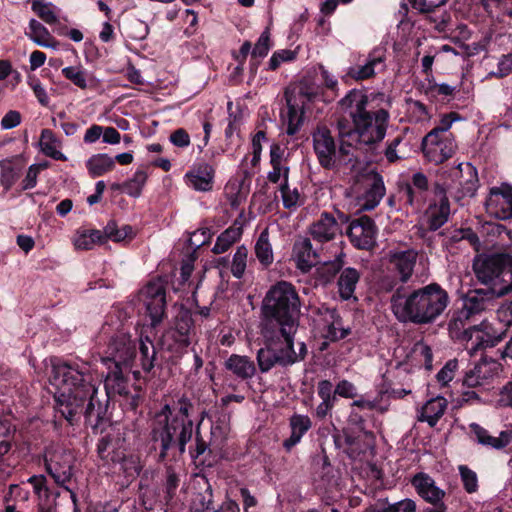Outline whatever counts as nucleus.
<instances>
[{"mask_svg": "<svg viewBox=\"0 0 512 512\" xmlns=\"http://www.w3.org/2000/svg\"><path fill=\"white\" fill-rule=\"evenodd\" d=\"M54 385L62 391L54 396L55 410L71 426L82 418L93 434H102L107 427V405L98 398V387L87 363L63 361L52 367Z\"/></svg>", "mask_w": 512, "mask_h": 512, "instance_id": "1", "label": "nucleus"}, {"mask_svg": "<svg viewBox=\"0 0 512 512\" xmlns=\"http://www.w3.org/2000/svg\"><path fill=\"white\" fill-rule=\"evenodd\" d=\"M126 316L122 311L110 313L100 331V340L106 342L101 359L107 367L104 386L108 397L118 394L127 398L130 395L129 374L132 372L135 379L140 378V371H132L137 341L125 327Z\"/></svg>", "mask_w": 512, "mask_h": 512, "instance_id": "2", "label": "nucleus"}, {"mask_svg": "<svg viewBox=\"0 0 512 512\" xmlns=\"http://www.w3.org/2000/svg\"><path fill=\"white\" fill-rule=\"evenodd\" d=\"M338 105L349 116V119L343 117L337 122L343 155L348 153L344 146H352L353 142L373 148L383 141L390 113L385 108L374 106L364 90H349Z\"/></svg>", "mask_w": 512, "mask_h": 512, "instance_id": "3", "label": "nucleus"}, {"mask_svg": "<svg viewBox=\"0 0 512 512\" xmlns=\"http://www.w3.org/2000/svg\"><path fill=\"white\" fill-rule=\"evenodd\" d=\"M193 403L182 395L173 405L165 404L155 413L150 424L149 453L154 452L158 464L166 463L170 453L175 458L187 451V444L193 438V420L190 418Z\"/></svg>", "mask_w": 512, "mask_h": 512, "instance_id": "4", "label": "nucleus"}, {"mask_svg": "<svg viewBox=\"0 0 512 512\" xmlns=\"http://www.w3.org/2000/svg\"><path fill=\"white\" fill-rule=\"evenodd\" d=\"M473 284L461 296L462 307L453 312L448 326L450 331L463 329V339L470 353L497 346L508 337V330H497L491 324L482 322L480 325H470L476 316L489 310L495 301L501 298L495 290L487 287H477Z\"/></svg>", "mask_w": 512, "mask_h": 512, "instance_id": "5", "label": "nucleus"}, {"mask_svg": "<svg viewBox=\"0 0 512 512\" xmlns=\"http://www.w3.org/2000/svg\"><path fill=\"white\" fill-rule=\"evenodd\" d=\"M450 302L448 292L436 282L409 291L408 287L396 288L391 296V309L401 322L418 325L433 323Z\"/></svg>", "mask_w": 512, "mask_h": 512, "instance_id": "6", "label": "nucleus"}, {"mask_svg": "<svg viewBox=\"0 0 512 512\" xmlns=\"http://www.w3.org/2000/svg\"><path fill=\"white\" fill-rule=\"evenodd\" d=\"M300 309V297L293 284L282 280L272 285L266 292L261 306L263 337H290L291 330L298 329ZM289 342L291 343V340Z\"/></svg>", "mask_w": 512, "mask_h": 512, "instance_id": "7", "label": "nucleus"}, {"mask_svg": "<svg viewBox=\"0 0 512 512\" xmlns=\"http://www.w3.org/2000/svg\"><path fill=\"white\" fill-rule=\"evenodd\" d=\"M475 284L483 285L506 296L512 292V254L508 252L483 253L472 263Z\"/></svg>", "mask_w": 512, "mask_h": 512, "instance_id": "8", "label": "nucleus"}, {"mask_svg": "<svg viewBox=\"0 0 512 512\" xmlns=\"http://www.w3.org/2000/svg\"><path fill=\"white\" fill-rule=\"evenodd\" d=\"M195 334V322L190 309L181 306L173 322L161 337L163 349L171 353L170 363L178 365L182 356L188 352Z\"/></svg>", "mask_w": 512, "mask_h": 512, "instance_id": "9", "label": "nucleus"}, {"mask_svg": "<svg viewBox=\"0 0 512 512\" xmlns=\"http://www.w3.org/2000/svg\"><path fill=\"white\" fill-rule=\"evenodd\" d=\"M287 106V134L290 136L295 135L304 119V108L307 102H314L319 97L318 88H310L304 85L299 87L298 92L295 90L286 89L284 94Z\"/></svg>", "mask_w": 512, "mask_h": 512, "instance_id": "10", "label": "nucleus"}, {"mask_svg": "<svg viewBox=\"0 0 512 512\" xmlns=\"http://www.w3.org/2000/svg\"><path fill=\"white\" fill-rule=\"evenodd\" d=\"M151 325L156 327L166 316V288L161 281H150L140 290Z\"/></svg>", "mask_w": 512, "mask_h": 512, "instance_id": "11", "label": "nucleus"}, {"mask_svg": "<svg viewBox=\"0 0 512 512\" xmlns=\"http://www.w3.org/2000/svg\"><path fill=\"white\" fill-rule=\"evenodd\" d=\"M377 232L375 221L368 215L353 219L346 229L351 244L360 250H371L375 247Z\"/></svg>", "mask_w": 512, "mask_h": 512, "instance_id": "12", "label": "nucleus"}, {"mask_svg": "<svg viewBox=\"0 0 512 512\" xmlns=\"http://www.w3.org/2000/svg\"><path fill=\"white\" fill-rule=\"evenodd\" d=\"M486 212L498 220L512 219V185L503 182L489 188L484 202Z\"/></svg>", "mask_w": 512, "mask_h": 512, "instance_id": "13", "label": "nucleus"}, {"mask_svg": "<svg viewBox=\"0 0 512 512\" xmlns=\"http://www.w3.org/2000/svg\"><path fill=\"white\" fill-rule=\"evenodd\" d=\"M447 0H408L411 6L420 13L427 14L432 27L439 33L452 31V17L449 12L441 9Z\"/></svg>", "mask_w": 512, "mask_h": 512, "instance_id": "14", "label": "nucleus"}, {"mask_svg": "<svg viewBox=\"0 0 512 512\" xmlns=\"http://www.w3.org/2000/svg\"><path fill=\"white\" fill-rule=\"evenodd\" d=\"M502 372V364L493 358L481 357L463 378V386L476 388L492 382Z\"/></svg>", "mask_w": 512, "mask_h": 512, "instance_id": "15", "label": "nucleus"}, {"mask_svg": "<svg viewBox=\"0 0 512 512\" xmlns=\"http://www.w3.org/2000/svg\"><path fill=\"white\" fill-rule=\"evenodd\" d=\"M279 336H272L269 339L264 338L265 346L257 351L256 360L261 373H268L276 365L288 367L296 363L294 355L285 354L284 347L278 350L272 347L271 342Z\"/></svg>", "mask_w": 512, "mask_h": 512, "instance_id": "16", "label": "nucleus"}, {"mask_svg": "<svg viewBox=\"0 0 512 512\" xmlns=\"http://www.w3.org/2000/svg\"><path fill=\"white\" fill-rule=\"evenodd\" d=\"M313 148L320 166L331 170L336 163V143L327 127H318L313 133Z\"/></svg>", "mask_w": 512, "mask_h": 512, "instance_id": "17", "label": "nucleus"}, {"mask_svg": "<svg viewBox=\"0 0 512 512\" xmlns=\"http://www.w3.org/2000/svg\"><path fill=\"white\" fill-rule=\"evenodd\" d=\"M433 192L439 200L438 203H431L426 212L427 229L430 232H435L440 229L448 221L450 216V203L444 185L436 182L433 187Z\"/></svg>", "mask_w": 512, "mask_h": 512, "instance_id": "18", "label": "nucleus"}, {"mask_svg": "<svg viewBox=\"0 0 512 512\" xmlns=\"http://www.w3.org/2000/svg\"><path fill=\"white\" fill-rule=\"evenodd\" d=\"M430 188L429 179L423 172L414 173L411 178L399 185V192L405 197L409 206L425 201V194Z\"/></svg>", "mask_w": 512, "mask_h": 512, "instance_id": "19", "label": "nucleus"}, {"mask_svg": "<svg viewBox=\"0 0 512 512\" xmlns=\"http://www.w3.org/2000/svg\"><path fill=\"white\" fill-rule=\"evenodd\" d=\"M456 145L447 135L436 137L434 142H425V137L421 143V150L425 157L435 164H442L451 158L455 152Z\"/></svg>", "mask_w": 512, "mask_h": 512, "instance_id": "20", "label": "nucleus"}, {"mask_svg": "<svg viewBox=\"0 0 512 512\" xmlns=\"http://www.w3.org/2000/svg\"><path fill=\"white\" fill-rule=\"evenodd\" d=\"M309 233L315 241L323 244L334 240L337 234H342V230L334 215L324 211L319 219L312 223Z\"/></svg>", "mask_w": 512, "mask_h": 512, "instance_id": "21", "label": "nucleus"}, {"mask_svg": "<svg viewBox=\"0 0 512 512\" xmlns=\"http://www.w3.org/2000/svg\"><path fill=\"white\" fill-rule=\"evenodd\" d=\"M469 429L473 440L487 448L502 450L512 441V432L508 430H503L499 437H494L487 429L475 422L469 425Z\"/></svg>", "mask_w": 512, "mask_h": 512, "instance_id": "22", "label": "nucleus"}, {"mask_svg": "<svg viewBox=\"0 0 512 512\" xmlns=\"http://www.w3.org/2000/svg\"><path fill=\"white\" fill-rule=\"evenodd\" d=\"M419 496L434 506L439 505L445 492L435 485V481L426 473H417L411 481Z\"/></svg>", "mask_w": 512, "mask_h": 512, "instance_id": "23", "label": "nucleus"}, {"mask_svg": "<svg viewBox=\"0 0 512 512\" xmlns=\"http://www.w3.org/2000/svg\"><path fill=\"white\" fill-rule=\"evenodd\" d=\"M215 170L206 163L201 162L194 165L193 169L185 174L189 186L196 191H210L213 187Z\"/></svg>", "mask_w": 512, "mask_h": 512, "instance_id": "24", "label": "nucleus"}, {"mask_svg": "<svg viewBox=\"0 0 512 512\" xmlns=\"http://www.w3.org/2000/svg\"><path fill=\"white\" fill-rule=\"evenodd\" d=\"M361 272L354 267H344L337 279V290L342 301H349L357 297L354 296L357 284L360 282Z\"/></svg>", "mask_w": 512, "mask_h": 512, "instance_id": "25", "label": "nucleus"}, {"mask_svg": "<svg viewBox=\"0 0 512 512\" xmlns=\"http://www.w3.org/2000/svg\"><path fill=\"white\" fill-rule=\"evenodd\" d=\"M226 370L232 372L240 380H249L257 372L256 364L246 355L231 354L224 362Z\"/></svg>", "mask_w": 512, "mask_h": 512, "instance_id": "26", "label": "nucleus"}, {"mask_svg": "<svg viewBox=\"0 0 512 512\" xmlns=\"http://www.w3.org/2000/svg\"><path fill=\"white\" fill-rule=\"evenodd\" d=\"M447 405V399L442 396L431 398L422 406L417 420L419 422H427L428 425L433 428L444 415Z\"/></svg>", "mask_w": 512, "mask_h": 512, "instance_id": "27", "label": "nucleus"}, {"mask_svg": "<svg viewBox=\"0 0 512 512\" xmlns=\"http://www.w3.org/2000/svg\"><path fill=\"white\" fill-rule=\"evenodd\" d=\"M371 179L369 188L364 194V203L362 208L370 211L375 209L386 193V188L383 180V176L376 171H371L368 175Z\"/></svg>", "mask_w": 512, "mask_h": 512, "instance_id": "28", "label": "nucleus"}, {"mask_svg": "<svg viewBox=\"0 0 512 512\" xmlns=\"http://www.w3.org/2000/svg\"><path fill=\"white\" fill-rule=\"evenodd\" d=\"M416 260L417 253L412 249L398 251L390 256V263L399 273L402 283H406L412 276Z\"/></svg>", "mask_w": 512, "mask_h": 512, "instance_id": "29", "label": "nucleus"}, {"mask_svg": "<svg viewBox=\"0 0 512 512\" xmlns=\"http://www.w3.org/2000/svg\"><path fill=\"white\" fill-rule=\"evenodd\" d=\"M291 435L283 442L286 451H290L302 439V437L311 429L312 421L307 415L293 414L289 419Z\"/></svg>", "mask_w": 512, "mask_h": 512, "instance_id": "30", "label": "nucleus"}, {"mask_svg": "<svg viewBox=\"0 0 512 512\" xmlns=\"http://www.w3.org/2000/svg\"><path fill=\"white\" fill-rule=\"evenodd\" d=\"M45 469L57 485L70 490L66 486L73 476V466L69 460L45 459Z\"/></svg>", "mask_w": 512, "mask_h": 512, "instance_id": "31", "label": "nucleus"}, {"mask_svg": "<svg viewBox=\"0 0 512 512\" xmlns=\"http://www.w3.org/2000/svg\"><path fill=\"white\" fill-rule=\"evenodd\" d=\"M202 420H200L196 426L193 425V436H194V444L190 445L188 447V453L190 458L197 463L198 466H204V467H212L213 463L209 460H207L205 457L201 458L205 455L207 452L210 454L212 451L210 449L209 443L204 440L202 434H201V427Z\"/></svg>", "mask_w": 512, "mask_h": 512, "instance_id": "32", "label": "nucleus"}, {"mask_svg": "<svg viewBox=\"0 0 512 512\" xmlns=\"http://www.w3.org/2000/svg\"><path fill=\"white\" fill-rule=\"evenodd\" d=\"M292 253L297 261V268L308 272L313 266L312 259L317 258V252L313 249L309 238H300L294 242Z\"/></svg>", "mask_w": 512, "mask_h": 512, "instance_id": "33", "label": "nucleus"}, {"mask_svg": "<svg viewBox=\"0 0 512 512\" xmlns=\"http://www.w3.org/2000/svg\"><path fill=\"white\" fill-rule=\"evenodd\" d=\"M381 66V71L384 70V57L369 54L366 63L362 66L350 67L345 77L354 79L356 81H363L374 77L376 68Z\"/></svg>", "mask_w": 512, "mask_h": 512, "instance_id": "34", "label": "nucleus"}, {"mask_svg": "<svg viewBox=\"0 0 512 512\" xmlns=\"http://www.w3.org/2000/svg\"><path fill=\"white\" fill-rule=\"evenodd\" d=\"M243 234L242 223L236 219L231 226L224 230L216 240L212 252L214 254H222L226 252L234 243L240 240Z\"/></svg>", "mask_w": 512, "mask_h": 512, "instance_id": "35", "label": "nucleus"}, {"mask_svg": "<svg viewBox=\"0 0 512 512\" xmlns=\"http://www.w3.org/2000/svg\"><path fill=\"white\" fill-rule=\"evenodd\" d=\"M86 168L92 178L101 177L114 170L115 160L105 153L94 154L86 161Z\"/></svg>", "mask_w": 512, "mask_h": 512, "instance_id": "36", "label": "nucleus"}, {"mask_svg": "<svg viewBox=\"0 0 512 512\" xmlns=\"http://www.w3.org/2000/svg\"><path fill=\"white\" fill-rule=\"evenodd\" d=\"M101 234L105 244L109 240L115 243H119L125 239L131 240L134 237L132 226L124 225L122 227H118V224L114 219H111L107 222L103 230H101Z\"/></svg>", "mask_w": 512, "mask_h": 512, "instance_id": "37", "label": "nucleus"}, {"mask_svg": "<svg viewBox=\"0 0 512 512\" xmlns=\"http://www.w3.org/2000/svg\"><path fill=\"white\" fill-rule=\"evenodd\" d=\"M345 257L346 255L343 252H340L336 255L334 260L326 261L318 267L317 272L319 279L324 284L333 282L336 276L340 275L341 271L344 269Z\"/></svg>", "mask_w": 512, "mask_h": 512, "instance_id": "38", "label": "nucleus"}, {"mask_svg": "<svg viewBox=\"0 0 512 512\" xmlns=\"http://www.w3.org/2000/svg\"><path fill=\"white\" fill-rule=\"evenodd\" d=\"M101 230L93 228L79 229L74 241L76 249L91 250L96 245H104Z\"/></svg>", "mask_w": 512, "mask_h": 512, "instance_id": "39", "label": "nucleus"}, {"mask_svg": "<svg viewBox=\"0 0 512 512\" xmlns=\"http://www.w3.org/2000/svg\"><path fill=\"white\" fill-rule=\"evenodd\" d=\"M26 35L39 46L48 48L56 45V40L51 36L49 30L35 19L30 20L29 32Z\"/></svg>", "mask_w": 512, "mask_h": 512, "instance_id": "40", "label": "nucleus"}, {"mask_svg": "<svg viewBox=\"0 0 512 512\" xmlns=\"http://www.w3.org/2000/svg\"><path fill=\"white\" fill-rule=\"evenodd\" d=\"M181 478L179 472L173 465H165V479L163 483L164 501L169 505L177 495V489Z\"/></svg>", "mask_w": 512, "mask_h": 512, "instance_id": "41", "label": "nucleus"}, {"mask_svg": "<svg viewBox=\"0 0 512 512\" xmlns=\"http://www.w3.org/2000/svg\"><path fill=\"white\" fill-rule=\"evenodd\" d=\"M58 143L55 133L50 129H43L40 136V146L42 152L57 161H66L67 157L56 149Z\"/></svg>", "mask_w": 512, "mask_h": 512, "instance_id": "42", "label": "nucleus"}, {"mask_svg": "<svg viewBox=\"0 0 512 512\" xmlns=\"http://www.w3.org/2000/svg\"><path fill=\"white\" fill-rule=\"evenodd\" d=\"M255 255L258 261L264 266L268 267L273 263V251L272 246L269 242V234L267 229L262 231L255 243L254 247Z\"/></svg>", "mask_w": 512, "mask_h": 512, "instance_id": "43", "label": "nucleus"}, {"mask_svg": "<svg viewBox=\"0 0 512 512\" xmlns=\"http://www.w3.org/2000/svg\"><path fill=\"white\" fill-rule=\"evenodd\" d=\"M467 170L469 179L461 184V189L454 196L457 202H460L464 197H474L479 187V178L476 168L468 163Z\"/></svg>", "mask_w": 512, "mask_h": 512, "instance_id": "44", "label": "nucleus"}, {"mask_svg": "<svg viewBox=\"0 0 512 512\" xmlns=\"http://www.w3.org/2000/svg\"><path fill=\"white\" fill-rule=\"evenodd\" d=\"M147 178L148 175L146 171L143 169H138L131 179L125 181L122 184V189L129 196L137 198L141 195Z\"/></svg>", "mask_w": 512, "mask_h": 512, "instance_id": "45", "label": "nucleus"}, {"mask_svg": "<svg viewBox=\"0 0 512 512\" xmlns=\"http://www.w3.org/2000/svg\"><path fill=\"white\" fill-rule=\"evenodd\" d=\"M146 339L147 342L141 339L139 344L140 364L144 372L150 373L155 366L157 353L153 342Z\"/></svg>", "mask_w": 512, "mask_h": 512, "instance_id": "46", "label": "nucleus"}, {"mask_svg": "<svg viewBox=\"0 0 512 512\" xmlns=\"http://www.w3.org/2000/svg\"><path fill=\"white\" fill-rule=\"evenodd\" d=\"M460 119L461 117L457 112H450L442 115L439 125L425 135V142H435L436 137L445 135V133L451 128L452 123Z\"/></svg>", "mask_w": 512, "mask_h": 512, "instance_id": "47", "label": "nucleus"}, {"mask_svg": "<svg viewBox=\"0 0 512 512\" xmlns=\"http://www.w3.org/2000/svg\"><path fill=\"white\" fill-rule=\"evenodd\" d=\"M247 256L248 250L245 245L237 247L231 262V273L237 279H241L245 273L247 266Z\"/></svg>", "mask_w": 512, "mask_h": 512, "instance_id": "48", "label": "nucleus"}, {"mask_svg": "<svg viewBox=\"0 0 512 512\" xmlns=\"http://www.w3.org/2000/svg\"><path fill=\"white\" fill-rule=\"evenodd\" d=\"M11 421L0 411V461L7 455L11 448L12 442L7 439L10 435Z\"/></svg>", "mask_w": 512, "mask_h": 512, "instance_id": "49", "label": "nucleus"}, {"mask_svg": "<svg viewBox=\"0 0 512 512\" xmlns=\"http://www.w3.org/2000/svg\"><path fill=\"white\" fill-rule=\"evenodd\" d=\"M52 3H46L44 0H33L32 10L37 16L49 25L56 24L58 22L57 16L52 10Z\"/></svg>", "mask_w": 512, "mask_h": 512, "instance_id": "50", "label": "nucleus"}, {"mask_svg": "<svg viewBox=\"0 0 512 512\" xmlns=\"http://www.w3.org/2000/svg\"><path fill=\"white\" fill-rule=\"evenodd\" d=\"M62 75L82 90L86 89L88 86L86 79V71L78 67H65L62 69Z\"/></svg>", "mask_w": 512, "mask_h": 512, "instance_id": "51", "label": "nucleus"}, {"mask_svg": "<svg viewBox=\"0 0 512 512\" xmlns=\"http://www.w3.org/2000/svg\"><path fill=\"white\" fill-rule=\"evenodd\" d=\"M459 472L465 491L469 494L476 492L478 489L477 474L466 465H460Z\"/></svg>", "mask_w": 512, "mask_h": 512, "instance_id": "52", "label": "nucleus"}, {"mask_svg": "<svg viewBox=\"0 0 512 512\" xmlns=\"http://www.w3.org/2000/svg\"><path fill=\"white\" fill-rule=\"evenodd\" d=\"M296 57L297 52L294 50L282 49L275 51L268 62V70L275 71L280 67L282 62L294 61Z\"/></svg>", "mask_w": 512, "mask_h": 512, "instance_id": "53", "label": "nucleus"}, {"mask_svg": "<svg viewBox=\"0 0 512 512\" xmlns=\"http://www.w3.org/2000/svg\"><path fill=\"white\" fill-rule=\"evenodd\" d=\"M17 180V173L9 161L0 162V182L6 191L10 190Z\"/></svg>", "mask_w": 512, "mask_h": 512, "instance_id": "54", "label": "nucleus"}, {"mask_svg": "<svg viewBox=\"0 0 512 512\" xmlns=\"http://www.w3.org/2000/svg\"><path fill=\"white\" fill-rule=\"evenodd\" d=\"M120 469L128 479H135L139 476L142 466L140 465L139 458L133 455H127L122 462Z\"/></svg>", "mask_w": 512, "mask_h": 512, "instance_id": "55", "label": "nucleus"}, {"mask_svg": "<svg viewBox=\"0 0 512 512\" xmlns=\"http://www.w3.org/2000/svg\"><path fill=\"white\" fill-rule=\"evenodd\" d=\"M296 332H297V330H291V332H290L291 343L289 342V339H288L289 337H287L286 335H280V336L284 339V342H285V346H284L285 354L286 355H294V357L296 358V362H298V361L305 359V357L307 355V347L304 342H301L299 344V352L298 353L295 352L294 336H295Z\"/></svg>", "mask_w": 512, "mask_h": 512, "instance_id": "56", "label": "nucleus"}, {"mask_svg": "<svg viewBox=\"0 0 512 512\" xmlns=\"http://www.w3.org/2000/svg\"><path fill=\"white\" fill-rule=\"evenodd\" d=\"M512 73V54H503L497 63V70L488 73L489 78L502 79Z\"/></svg>", "mask_w": 512, "mask_h": 512, "instance_id": "57", "label": "nucleus"}, {"mask_svg": "<svg viewBox=\"0 0 512 512\" xmlns=\"http://www.w3.org/2000/svg\"><path fill=\"white\" fill-rule=\"evenodd\" d=\"M271 48L270 33L266 29L258 38L254 48L251 51L252 58H264L268 55Z\"/></svg>", "mask_w": 512, "mask_h": 512, "instance_id": "58", "label": "nucleus"}, {"mask_svg": "<svg viewBox=\"0 0 512 512\" xmlns=\"http://www.w3.org/2000/svg\"><path fill=\"white\" fill-rule=\"evenodd\" d=\"M375 512H416V504L411 499H404L384 507H378Z\"/></svg>", "mask_w": 512, "mask_h": 512, "instance_id": "59", "label": "nucleus"}, {"mask_svg": "<svg viewBox=\"0 0 512 512\" xmlns=\"http://www.w3.org/2000/svg\"><path fill=\"white\" fill-rule=\"evenodd\" d=\"M317 393L322 401L333 403L335 405L338 395L335 394V389L333 390V385L330 380L319 381L317 385Z\"/></svg>", "mask_w": 512, "mask_h": 512, "instance_id": "60", "label": "nucleus"}, {"mask_svg": "<svg viewBox=\"0 0 512 512\" xmlns=\"http://www.w3.org/2000/svg\"><path fill=\"white\" fill-rule=\"evenodd\" d=\"M117 446L113 435L106 434L102 436L97 443V454L101 460L107 458L112 450Z\"/></svg>", "mask_w": 512, "mask_h": 512, "instance_id": "61", "label": "nucleus"}, {"mask_svg": "<svg viewBox=\"0 0 512 512\" xmlns=\"http://www.w3.org/2000/svg\"><path fill=\"white\" fill-rule=\"evenodd\" d=\"M28 83L30 88L33 90V93L37 98L39 104L43 107H48L50 103V98L40 80L36 77H32L29 79Z\"/></svg>", "mask_w": 512, "mask_h": 512, "instance_id": "62", "label": "nucleus"}, {"mask_svg": "<svg viewBox=\"0 0 512 512\" xmlns=\"http://www.w3.org/2000/svg\"><path fill=\"white\" fill-rule=\"evenodd\" d=\"M456 90V87L446 83H429L428 87L425 90V93L429 97H437L438 95L452 96L454 95Z\"/></svg>", "mask_w": 512, "mask_h": 512, "instance_id": "63", "label": "nucleus"}, {"mask_svg": "<svg viewBox=\"0 0 512 512\" xmlns=\"http://www.w3.org/2000/svg\"><path fill=\"white\" fill-rule=\"evenodd\" d=\"M457 368V359H451L447 361L446 364L442 367V369L437 373V380L441 382L443 385H446L454 378Z\"/></svg>", "mask_w": 512, "mask_h": 512, "instance_id": "64", "label": "nucleus"}]
</instances>
